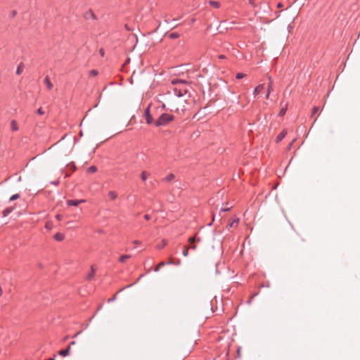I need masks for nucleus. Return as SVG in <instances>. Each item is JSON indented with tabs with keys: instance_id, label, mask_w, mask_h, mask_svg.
Segmentation results:
<instances>
[{
	"instance_id": "obj_15",
	"label": "nucleus",
	"mask_w": 360,
	"mask_h": 360,
	"mask_svg": "<svg viewBox=\"0 0 360 360\" xmlns=\"http://www.w3.org/2000/svg\"><path fill=\"white\" fill-rule=\"evenodd\" d=\"M239 222V219L238 218H233L231 221L229 223V226L230 228L236 226Z\"/></svg>"
},
{
	"instance_id": "obj_24",
	"label": "nucleus",
	"mask_w": 360,
	"mask_h": 360,
	"mask_svg": "<svg viewBox=\"0 0 360 360\" xmlns=\"http://www.w3.org/2000/svg\"><path fill=\"white\" fill-rule=\"evenodd\" d=\"M98 72L96 70H92L89 72V76L96 77L98 75Z\"/></svg>"
},
{
	"instance_id": "obj_31",
	"label": "nucleus",
	"mask_w": 360,
	"mask_h": 360,
	"mask_svg": "<svg viewBox=\"0 0 360 360\" xmlns=\"http://www.w3.org/2000/svg\"><path fill=\"white\" fill-rule=\"evenodd\" d=\"M196 241V239H195V237L193 236V237H190L188 240V242L189 243V244H193Z\"/></svg>"
},
{
	"instance_id": "obj_42",
	"label": "nucleus",
	"mask_w": 360,
	"mask_h": 360,
	"mask_svg": "<svg viewBox=\"0 0 360 360\" xmlns=\"http://www.w3.org/2000/svg\"><path fill=\"white\" fill-rule=\"evenodd\" d=\"M76 344V342L75 341H72L68 346H70V349L71 348V346L72 345H75Z\"/></svg>"
},
{
	"instance_id": "obj_23",
	"label": "nucleus",
	"mask_w": 360,
	"mask_h": 360,
	"mask_svg": "<svg viewBox=\"0 0 360 360\" xmlns=\"http://www.w3.org/2000/svg\"><path fill=\"white\" fill-rule=\"evenodd\" d=\"M94 274H95V271L94 270L93 267H91V273L89 274V275L87 276V279H89V280L91 279L94 276Z\"/></svg>"
},
{
	"instance_id": "obj_46",
	"label": "nucleus",
	"mask_w": 360,
	"mask_h": 360,
	"mask_svg": "<svg viewBox=\"0 0 360 360\" xmlns=\"http://www.w3.org/2000/svg\"><path fill=\"white\" fill-rule=\"evenodd\" d=\"M173 264V262L172 259H169V261L166 263V264Z\"/></svg>"
},
{
	"instance_id": "obj_30",
	"label": "nucleus",
	"mask_w": 360,
	"mask_h": 360,
	"mask_svg": "<svg viewBox=\"0 0 360 360\" xmlns=\"http://www.w3.org/2000/svg\"><path fill=\"white\" fill-rule=\"evenodd\" d=\"M287 108H282L281 110L279 112L280 116H283L286 112Z\"/></svg>"
},
{
	"instance_id": "obj_50",
	"label": "nucleus",
	"mask_w": 360,
	"mask_h": 360,
	"mask_svg": "<svg viewBox=\"0 0 360 360\" xmlns=\"http://www.w3.org/2000/svg\"><path fill=\"white\" fill-rule=\"evenodd\" d=\"M2 292H3L2 289H1V288H0V296L2 295Z\"/></svg>"
},
{
	"instance_id": "obj_1",
	"label": "nucleus",
	"mask_w": 360,
	"mask_h": 360,
	"mask_svg": "<svg viewBox=\"0 0 360 360\" xmlns=\"http://www.w3.org/2000/svg\"><path fill=\"white\" fill-rule=\"evenodd\" d=\"M174 119V116L171 114L163 113L162 114L155 122V126L160 127L166 125L169 122L173 121Z\"/></svg>"
},
{
	"instance_id": "obj_27",
	"label": "nucleus",
	"mask_w": 360,
	"mask_h": 360,
	"mask_svg": "<svg viewBox=\"0 0 360 360\" xmlns=\"http://www.w3.org/2000/svg\"><path fill=\"white\" fill-rule=\"evenodd\" d=\"M245 76V74H243L242 72H238L236 74V79H240L243 78Z\"/></svg>"
},
{
	"instance_id": "obj_26",
	"label": "nucleus",
	"mask_w": 360,
	"mask_h": 360,
	"mask_svg": "<svg viewBox=\"0 0 360 360\" xmlns=\"http://www.w3.org/2000/svg\"><path fill=\"white\" fill-rule=\"evenodd\" d=\"M19 198H20L19 194H14L10 198V200L13 201V200L18 199Z\"/></svg>"
},
{
	"instance_id": "obj_25",
	"label": "nucleus",
	"mask_w": 360,
	"mask_h": 360,
	"mask_svg": "<svg viewBox=\"0 0 360 360\" xmlns=\"http://www.w3.org/2000/svg\"><path fill=\"white\" fill-rule=\"evenodd\" d=\"M174 179V175L173 174H169L165 178V180L167 181H172Z\"/></svg>"
},
{
	"instance_id": "obj_37",
	"label": "nucleus",
	"mask_w": 360,
	"mask_h": 360,
	"mask_svg": "<svg viewBox=\"0 0 360 360\" xmlns=\"http://www.w3.org/2000/svg\"><path fill=\"white\" fill-rule=\"evenodd\" d=\"M276 7H277L278 8H283V4L281 2H279V3H278V4H277Z\"/></svg>"
},
{
	"instance_id": "obj_2",
	"label": "nucleus",
	"mask_w": 360,
	"mask_h": 360,
	"mask_svg": "<svg viewBox=\"0 0 360 360\" xmlns=\"http://www.w3.org/2000/svg\"><path fill=\"white\" fill-rule=\"evenodd\" d=\"M86 202V200L81 199V200H67V205L68 206H77L81 203H84Z\"/></svg>"
},
{
	"instance_id": "obj_29",
	"label": "nucleus",
	"mask_w": 360,
	"mask_h": 360,
	"mask_svg": "<svg viewBox=\"0 0 360 360\" xmlns=\"http://www.w3.org/2000/svg\"><path fill=\"white\" fill-rule=\"evenodd\" d=\"M188 247H185L184 249L183 250V255L184 257H187L188 255Z\"/></svg>"
},
{
	"instance_id": "obj_33",
	"label": "nucleus",
	"mask_w": 360,
	"mask_h": 360,
	"mask_svg": "<svg viewBox=\"0 0 360 360\" xmlns=\"http://www.w3.org/2000/svg\"><path fill=\"white\" fill-rule=\"evenodd\" d=\"M184 81L180 80V79H174L172 83L173 84H178V83H184Z\"/></svg>"
},
{
	"instance_id": "obj_36",
	"label": "nucleus",
	"mask_w": 360,
	"mask_h": 360,
	"mask_svg": "<svg viewBox=\"0 0 360 360\" xmlns=\"http://www.w3.org/2000/svg\"><path fill=\"white\" fill-rule=\"evenodd\" d=\"M188 248V249L195 250L196 249V245H193V244H190V245Z\"/></svg>"
},
{
	"instance_id": "obj_22",
	"label": "nucleus",
	"mask_w": 360,
	"mask_h": 360,
	"mask_svg": "<svg viewBox=\"0 0 360 360\" xmlns=\"http://www.w3.org/2000/svg\"><path fill=\"white\" fill-rule=\"evenodd\" d=\"M97 171V167L96 166H91L88 168V172L90 173H94Z\"/></svg>"
},
{
	"instance_id": "obj_10",
	"label": "nucleus",
	"mask_w": 360,
	"mask_h": 360,
	"mask_svg": "<svg viewBox=\"0 0 360 360\" xmlns=\"http://www.w3.org/2000/svg\"><path fill=\"white\" fill-rule=\"evenodd\" d=\"M54 239L57 241H62L64 240L65 238V236L63 233H56L54 236H53Z\"/></svg>"
},
{
	"instance_id": "obj_18",
	"label": "nucleus",
	"mask_w": 360,
	"mask_h": 360,
	"mask_svg": "<svg viewBox=\"0 0 360 360\" xmlns=\"http://www.w3.org/2000/svg\"><path fill=\"white\" fill-rule=\"evenodd\" d=\"M130 257H131V256H130V255H122V256H121V257H120L119 261H120V262H122V263H124V262H125V261H126L127 259H128L129 258H130Z\"/></svg>"
},
{
	"instance_id": "obj_9",
	"label": "nucleus",
	"mask_w": 360,
	"mask_h": 360,
	"mask_svg": "<svg viewBox=\"0 0 360 360\" xmlns=\"http://www.w3.org/2000/svg\"><path fill=\"white\" fill-rule=\"evenodd\" d=\"M14 207H8L7 208H6L3 212H2V215L4 217L8 216L10 213H11L13 210H14Z\"/></svg>"
},
{
	"instance_id": "obj_34",
	"label": "nucleus",
	"mask_w": 360,
	"mask_h": 360,
	"mask_svg": "<svg viewBox=\"0 0 360 360\" xmlns=\"http://www.w3.org/2000/svg\"><path fill=\"white\" fill-rule=\"evenodd\" d=\"M37 113L40 115H42L44 114V111L43 110V109L41 108H39L38 110H37Z\"/></svg>"
},
{
	"instance_id": "obj_4",
	"label": "nucleus",
	"mask_w": 360,
	"mask_h": 360,
	"mask_svg": "<svg viewBox=\"0 0 360 360\" xmlns=\"http://www.w3.org/2000/svg\"><path fill=\"white\" fill-rule=\"evenodd\" d=\"M84 17L86 20H89L91 18L93 20L97 19L96 15L94 14V13L93 12V11L91 9H89L88 11H86L84 13Z\"/></svg>"
},
{
	"instance_id": "obj_5",
	"label": "nucleus",
	"mask_w": 360,
	"mask_h": 360,
	"mask_svg": "<svg viewBox=\"0 0 360 360\" xmlns=\"http://www.w3.org/2000/svg\"><path fill=\"white\" fill-rule=\"evenodd\" d=\"M145 117H146V121L147 124H150L153 123V119L152 115L150 113L149 108H147L145 110Z\"/></svg>"
},
{
	"instance_id": "obj_41",
	"label": "nucleus",
	"mask_w": 360,
	"mask_h": 360,
	"mask_svg": "<svg viewBox=\"0 0 360 360\" xmlns=\"http://www.w3.org/2000/svg\"><path fill=\"white\" fill-rule=\"evenodd\" d=\"M144 218H145V219H146V220H149V219H150V215H148V214H145V215H144Z\"/></svg>"
},
{
	"instance_id": "obj_40",
	"label": "nucleus",
	"mask_w": 360,
	"mask_h": 360,
	"mask_svg": "<svg viewBox=\"0 0 360 360\" xmlns=\"http://www.w3.org/2000/svg\"><path fill=\"white\" fill-rule=\"evenodd\" d=\"M218 58H219V59H224V58H226V56L225 55H224V54H221V55H219V56H218Z\"/></svg>"
},
{
	"instance_id": "obj_21",
	"label": "nucleus",
	"mask_w": 360,
	"mask_h": 360,
	"mask_svg": "<svg viewBox=\"0 0 360 360\" xmlns=\"http://www.w3.org/2000/svg\"><path fill=\"white\" fill-rule=\"evenodd\" d=\"M165 264H166V263H165V262H161L160 263H159V264L156 266V267H155V271H156V272H157V271H158L160 269V268H161V267H162V266H164Z\"/></svg>"
},
{
	"instance_id": "obj_3",
	"label": "nucleus",
	"mask_w": 360,
	"mask_h": 360,
	"mask_svg": "<svg viewBox=\"0 0 360 360\" xmlns=\"http://www.w3.org/2000/svg\"><path fill=\"white\" fill-rule=\"evenodd\" d=\"M127 42L132 45H136L138 43V38L135 34H129L127 37Z\"/></svg>"
},
{
	"instance_id": "obj_39",
	"label": "nucleus",
	"mask_w": 360,
	"mask_h": 360,
	"mask_svg": "<svg viewBox=\"0 0 360 360\" xmlns=\"http://www.w3.org/2000/svg\"><path fill=\"white\" fill-rule=\"evenodd\" d=\"M56 218L58 221H60V220L62 219L63 217H62V215H60V214H57V215L56 216Z\"/></svg>"
},
{
	"instance_id": "obj_16",
	"label": "nucleus",
	"mask_w": 360,
	"mask_h": 360,
	"mask_svg": "<svg viewBox=\"0 0 360 360\" xmlns=\"http://www.w3.org/2000/svg\"><path fill=\"white\" fill-rule=\"evenodd\" d=\"M108 195L111 200H115L117 197V193L115 191H111L108 193Z\"/></svg>"
},
{
	"instance_id": "obj_12",
	"label": "nucleus",
	"mask_w": 360,
	"mask_h": 360,
	"mask_svg": "<svg viewBox=\"0 0 360 360\" xmlns=\"http://www.w3.org/2000/svg\"><path fill=\"white\" fill-rule=\"evenodd\" d=\"M44 83L46 85L47 88L51 90L53 88V84L51 82L49 77H46L44 79Z\"/></svg>"
},
{
	"instance_id": "obj_38",
	"label": "nucleus",
	"mask_w": 360,
	"mask_h": 360,
	"mask_svg": "<svg viewBox=\"0 0 360 360\" xmlns=\"http://www.w3.org/2000/svg\"><path fill=\"white\" fill-rule=\"evenodd\" d=\"M99 53H100V54H101V56H104V54H105V52H104L103 49H101L99 50Z\"/></svg>"
},
{
	"instance_id": "obj_49",
	"label": "nucleus",
	"mask_w": 360,
	"mask_h": 360,
	"mask_svg": "<svg viewBox=\"0 0 360 360\" xmlns=\"http://www.w3.org/2000/svg\"><path fill=\"white\" fill-rule=\"evenodd\" d=\"M268 79H269V82H272V79H271V77H269V78H268Z\"/></svg>"
},
{
	"instance_id": "obj_48",
	"label": "nucleus",
	"mask_w": 360,
	"mask_h": 360,
	"mask_svg": "<svg viewBox=\"0 0 360 360\" xmlns=\"http://www.w3.org/2000/svg\"><path fill=\"white\" fill-rule=\"evenodd\" d=\"M162 243L164 247L167 245V243L165 240H162Z\"/></svg>"
},
{
	"instance_id": "obj_45",
	"label": "nucleus",
	"mask_w": 360,
	"mask_h": 360,
	"mask_svg": "<svg viewBox=\"0 0 360 360\" xmlns=\"http://www.w3.org/2000/svg\"><path fill=\"white\" fill-rule=\"evenodd\" d=\"M255 0H249V3L252 5H254L255 4Z\"/></svg>"
},
{
	"instance_id": "obj_32",
	"label": "nucleus",
	"mask_w": 360,
	"mask_h": 360,
	"mask_svg": "<svg viewBox=\"0 0 360 360\" xmlns=\"http://www.w3.org/2000/svg\"><path fill=\"white\" fill-rule=\"evenodd\" d=\"M17 13H17V11L13 10V11H12L11 12V13H10V17H11V18H15V17L16 16Z\"/></svg>"
},
{
	"instance_id": "obj_7",
	"label": "nucleus",
	"mask_w": 360,
	"mask_h": 360,
	"mask_svg": "<svg viewBox=\"0 0 360 360\" xmlns=\"http://www.w3.org/2000/svg\"><path fill=\"white\" fill-rule=\"evenodd\" d=\"M287 131L283 129L276 137V142L281 141L286 136Z\"/></svg>"
},
{
	"instance_id": "obj_13",
	"label": "nucleus",
	"mask_w": 360,
	"mask_h": 360,
	"mask_svg": "<svg viewBox=\"0 0 360 360\" xmlns=\"http://www.w3.org/2000/svg\"><path fill=\"white\" fill-rule=\"evenodd\" d=\"M11 129L12 131H18V124L15 120H12L11 122Z\"/></svg>"
},
{
	"instance_id": "obj_8",
	"label": "nucleus",
	"mask_w": 360,
	"mask_h": 360,
	"mask_svg": "<svg viewBox=\"0 0 360 360\" xmlns=\"http://www.w3.org/2000/svg\"><path fill=\"white\" fill-rule=\"evenodd\" d=\"M70 346H68V347L65 349H62L58 352V354L62 356H67L70 354Z\"/></svg>"
},
{
	"instance_id": "obj_17",
	"label": "nucleus",
	"mask_w": 360,
	"mask_h": 360,
	"mask_svg": "<svg viewBox=\"0 0 360 360\" xmlns=\"http://www.w3.org/2000/svg\"><path fill=\"white\" fill-rule=\"evenodd\" d=\"M150 174L146 171H143L141 172V179L145 181H146V179H148V177L149 176Z\"/></svg>"
},
{
	"instance_id": "obj_11",
	"label": "nucleus",
	"mask_w": 360,
	"mask_h": 360,
	"mask_svg": "<svg viewBox=\"0 0 360 360\" xmlns=\"http://www.w3.org/2000/svg\"><path fill=\"white\" fill-rule=\"evenodd\" d=\"M24 68V64L22 63H20L17 68L16 74L18 75H20L23 72Z\"/></svg>"
},
{
	"instance_id": "obj_20",
	"label": "nucleus",
	"mask_w": 360,
	"mask_h": 360,
	"mask_svg": "<svg viewBox=\"0 0 360 360\" xmlns=\"http://www.w3.org/2000/svg\"><path fill=\"white\" fill-rule=\"evenodd\" d=\"M179 34L176 33V32H172V33H169L167 37L170 39H176L177 37H179Z\"/></svg>"
},
{
	"instance_id": "obj_35",
	"label": "nucleus",
	"mask_w": 360,
	"mask_h": 360,
	"mask_svg": "<svg viewBox=\"0 0 360 360\" xmlns=\"http://www.w3.org/2000/svg\"><path fill=\"white\" fill-rule=\"evenodd\" d=\"M45 228L47 229H51V224L49 223V222H46V224H45Z\"/></svg>"
},
{
	"instance_id": "obj_47",
	"label": "nucleus",
	"mask_w": 360,
	"mask_h": 360,
	"mask_svg": "<svg viewBox=\"0 0 360 360\" xmlns=\"http://www.w3.org/2000/svg\"><path fill=\"white\" fill-rule=\"evenodd\" d=\"M79 333H80V332L77 333L73 336V338H76V337H77V335H78Z\"/></svg>"
},
{
	"instance_id": "obj_51",
	"label": "nucleus",
	"mask_w": 360,
	"mask_h": 360,
	"mask_svg": "<svg viewBox=\"0 0 360 360\" xmlns=\"http://www.w3.org/2000/svg\"><path fill=\"white\" fill-rule=\"evenodd\" d=\"M68 338V336H67V337H65V338H64V340H66Z\"/></svg>"
},
{
	"instance_id": "obj_14",
	"label": "nucleus",
	"mask_w": 360,
	"mask_h": 360,
	"mask_svg": "<svg viewBox=\"0 0 360 360\" xmlns=\"http://www.w3.org/2000/svg\"><path fill=\"white\" fill-rule=\"evenodd\" d=\"M209 4L210 6H213L214 8H219L221 6V4L219 1H210Z\"/></svg>"
},
{
	"instance_id": "obj_19",
	"label": "nucleus",
	"mask_w": 360,
	"mask_h": 360,
	"mask_svg": "<svg viewBox=\"0 0 360 360\" xmlns=\"http://www.w3.org/2000/svg\"><path fill=\"white\" fill-rule=\"evenodd\" d=\"M271 89H272V85H271V82L269 83V85H268L267 93L266 95V98H269L270 93L271 91Z\"/></svg>"
},
{
	"instance_id": "obj_6",
	"label": "nucleus",
	"mask_w": 360,
	"mask_h": 360,
	"mask_svg": "<svg viewBox=\"0 0 360 360\" xmlns=\"http://www.w3.org/2000/svg\"><path fill=\"white\" fill-rule=\"evenodd\" d=\"M264 88V84H259L257 86L255 87V89L254 90V95L257 96L259 94H261L262 91H263Z\"/></svg>"
},
{
	"instance_id": "obj_43",
	"label": "nucleus",
	"mask_w": 360,
	"mask_h": 360,
	"mask_svg": "<svg viewBox=\"0 0 360 360\" xmlns=\"http://www.w3.org/2000/svg\"><path fill=\"white\" fill-rule=\"evenodd\" d=\"M124 27H125L126 30H128V31H129V30H131V29H130V27H129V25H128L127 24H126V25H124Z\"/></svg>"
},
{
	"instance_id": "obj_28",
	"label": "nucleus",
	"mask_w": 360,
	"mask_h": 360,
	"mask_svg": "<svg viewBox=\"0 0 360 360\" xmlns=\"http://www.w3.org/2000/svg\"><path fill=\"white\" fill-rule=\"evenodd\" d=\"M319 111V107L314 106L311 110V116L313 117Z\"/></svg>"
},
{
	"instance_id": "obj_44",
	"label": "nucleus",
	"mask_w": 360,
	"mask_h": 360,
	"mask_svg": "<svg viewBox=\"0 0 360 360\" xmlns=\"http://www.w3.org/2000/svg\"><path fill=\"white\" fill-rule=\"evenodd\" d=\"M134 243L136 244V245H140L141 242L139 240H134Z\"/></svg>"
}]
</instances>
